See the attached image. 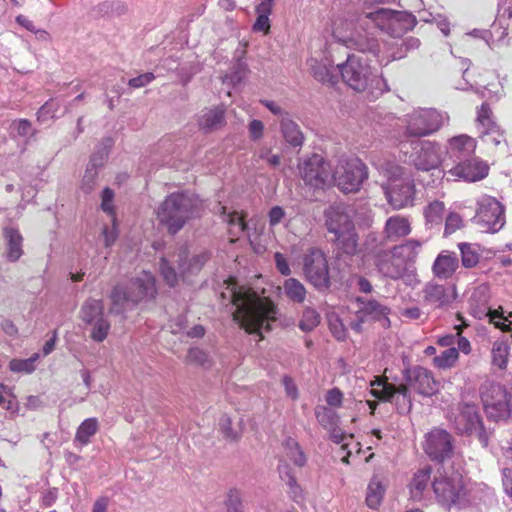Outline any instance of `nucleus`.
Returning <instances> with one entry per match:
<instances>
[{
	"label": "nucleus",
	"mask_w": 512,
	"mask_h": 512,
	"mask_svg": "<svg viewBox=\"0 0 512 512\" xmlns=\"http://www.w3.org/2000/svg\"><path fill=\"white\" fill-rule=\"evenodd\" d=\"M11 130L20 137H29L33 135V128L30 121L18 119L12 122Z\"/></svg>",
	"instance_id": "obj_60"
},
{
	"label": "nucleus",
	"mask_w": 512,
	"mask_h": 512,
	"mask_svg": "<svg viewBox=\"0 0 512 512\" xmlns=\"http://www.w3.org/2000/svg\"><path fill=\"white\" fill-rule=\"evenodd\" d=\"M386 13H392L391 9L379 8L375 11L368 12L365 16L366 19H369L374 25L382 31L388 33L389 31V20L384 17Z\"/></svg>",
	"instance_id": "obj_55"
},
{
	"label": "nucleus",
	"mask_w": 512,
	"mask_h": 512,
	"mask_svg": "<svg viewBox=\"0 0 512 512\" xmlns=\"http://www.w3.org/2000/svg\"><path fill=\"white\" fill-rule=\"evenodd\" d=\"M479 137L483 143L492 147H498L500 145L506 146L504 131L500 128L499 125L488 130H483L481 133H479Z\"/></svg>",
	"instance_id": "obj_46"
},
{
	"label": "nucleus",
	"mask_w": 512,
	"mask_h": 512,
	"mask_svg": "<svg viewBox=\"0 0 512 512\" xmlns=\"http://www.w3.org/2000/svg\"><path fill=\"white\" fill-rule=\"evenodd\" d=\"M160 273L164 281L171 287L175 286L178 282V274L175 270L170 267L168 261L165 258L161 259L160 262Z\"/></svg>",
	"instance_id": "obj_59"
},
{
	"label": "nucleus",
	"mask_w": 512,
	"mask_h": 512,
	"mask_svg": "<svg viewBox=\"0 0 512 512\" xmlns=\"http://www.w3.org/2000/svg\"><path fill=\"white\" fill-rule=\"evenodd\" d=\"M0 407L12 413L16 412L18 408L15 397L2 383H0Z\"/></svg>",
	"instance_id": "obj_58"
},
{
	"label": "nucleus",
	"mask_w": 512,
	"mask_h": 512,
	"mask_svg": "<svg viewBox=\"0 0 512 512\" xmlns=\"http://www.w3.org/2000/svg\"><path fill=\"white\" fill-rule=\"evenodd\" d=\"M492 364L499 369H505L508 362L509 348L503 341H496L493 344L492 351Z\"/></svg>",
	"instance_id": "obj_50"
},
{
	"label": "nucleus",
	"mask_w": 512,
	"mask_h": 512,
	"mask_svg": "<svg viewBox=\"0 0 512 512\" xmlns=\"http://www.w3.org/2000/svg\"><path fill=\"white\" fill-rule=\"evenodd\" d=\"M481 399L488 418L498 421L509 416V398L507 390L503 385L498 383L483 385Z\"/></svg>",
	"instance_id": "obj_13"
},
{
	"label": "nucleus",
	"mask_w": 512,
	"mask_h": 512,
	"mask_svg": "<svg viewBox=\"0 0 512 512\" xmlns=\"http://www.w3.org/2000/svg\"><path fill=\"white\" fill-rule=\"evenodd\" d=\"M308 66L314 78L322 83L334 84L337 81L338 65L335 67L333 60L326 55L321 58L311 57Z\"/></svg>",
	"instance_id": "obj_24"
},
{
	"label": "nucleus",
	"mask_w": 512,
	"mask_h": 512,
	"mask_svg": "<svg viewBox=\"0 0 512 512\" xmlns=\"http://www.w3.org/2000/svg\"><path fill=\"white\" fill-rule=\"evenodd\" d=\"M257 157L265 161L271 167H278L280 164V156L273 154L271 149L268 147H261L256 153Z\"/></svg>",
	"instance_id": "obj_63"
},
{
	"label": "nucleus",
	"mask_w": 512,
	"mask_h": 512,
	"mask_svg": "<svg viewBox=\"0 0 512 512\" xmlns=\"http://www.w3.org/2000/svg\"><path fill=\"white\" fill-rule=\"evenodd\" d=\"M317 421L325 429H333L337 422V416L334 411L325 406H318L315 409Z\"/></svg>",
	"instance_id": "obj_54"
},
{
	"label": "nucleus",
	"mask_w": 512,
	"mask_h": 512,
	"mask_svg": "<svg viewBox=\"0 0 512 512\" xmlns=\"http://www.w3.org/2000/svg\"><path fill=\"white\" fill-rule=\"evenodd\" d=\"M156 294L155 279L150 272L142 271L127 286L117 285L111 293V312L122 313L136 303L153 298Z\"/></svg>",
	"instance_id": "obj_7"
},
{
	"label": "nucleus",
	"mask_w": 512,
	"mask_h": 512,
	"mask_svg": "<svg viewBox=\"0 0 512 512\" xmlns=\"http://www.w3.org/2000/svg\"><path fill=\"white\" fill-rule=\"evenodd\" d=\"M363 19L338 17L333 23V36L350 49L362 53L379 54V43L371 32L362 27Z\"/></svg>",
	"instance_id": "obj_6"
},
{
	"label": "nucleus",
	"mask_w": 512,
	"mask_h": 512,
	"mask_svg": "<svg viewBox=\"0 0 512 512\" xmlns=\"http://www.w3.org/2000/svg\"><path fill=\"white\" fill-rule=\"evenodd\" d=\"M389 312L386 306L381 305L376 300H369L363 303V307L360 310L358 318L361 322L364 321L365 317H371L372 319H379L385 317Z\"/></svg>",
	"instance_id": "obj_43"
},
{
	"label": "nucleus",
	"mask_w": 512,
	"mask_h": 512,
	"mask_svg": "<svg viewBox=\"0 0 512 512\" xmlns=\"http://www.w3.org/2000/svg\"><path fill=\"white\" fill-rule=\"evenodd\" d=\"M283 448L287 458L295 465L302 467L306 464V457L295 439L287 438L283 443Z\"/></svg>",
	"instance_id": "obj_44"
},
{
	"label": "nucleus",
	"mask_w": 512,
	"mask_h": 512,
	"mask_svg": "<svg viewBox=\"0 0 512 512\" xmlns=\"http://www.w3.org/2000/svg\"><path fill=\"white\" fill-rule=\"evenodd\" d=\"M476 147L477 142L473 137L467 134H460L448 139L446 154L449 158L453 159V162L458 163L472 158Z\"/></svg>",
	"instance_id": "obj_21"
},
{
	"label": "nucleus",
	"mask_w": 512,
	"mask_h": 512,
	"mask_svg": "<svg viewBox=\"0 0 512 512\" xmlns=\"http://www.w3.org/2000/svg\"><path fill=\"white\" fill-rule=\"evenodd\" d=\"M406 381L411 388L423 396H431L438 390V383L431 371L421 366L408 369Z\"/></svg>",
	"instance_id": "obj_20"
},
{
	"label": "nucleus",
	"mask_w": 512,
	"mask_h": 512,
	"mask_svg": "<svg viewBox=\"0 0 512 512\" xmlns=\"http://www.w3.org/2000/svg\"><path fill=\"white\" fill-rule=\"evenodd\" d=\"M506 20H512V6L501 8L497 20L492 24L491 29L486 32H481V39L489 47H494L504 42L508 35L509 23Z\"/></svg>",
	"instance_id": "obj_22"
},
{
	"label": "nucleus",
	"mask_w": 512,
	"mask_h": 512,
	"mask_svg": "<svg viewBox=\"0 0 512 512\" xmlns=\"http://www.w3.org/2000/svg\"><path fill=\"white\" fill-rule=\"evenodd\" d=\"M80 317L84 323L89 324L104 318V306L100 299H88L82 305Z\"/></svg>",
	"instance_id": "obj_36"
},
{
	"label": "nucleus",
	"mask_w": 512,
	"mask_h": 512,
	"mask_svg": "<svg viewBox=\"0 0 512 512\" xmlns=\"http://www.w3.org/2000/svg\"><path fill=\"white\" fill-rule=\"evenodd\" d=\"M475 223L488 233H496L505 225L504 206L494 197L482 195L477 200Z\"/></svg>",
	"instance_id": "obj_11"
},
{
	"label": "nucleus",
	"mask_w": 512,
	"mask_h": 512,
	"mask_svg": "<svg viewBox=\"0 0 512 512\" xmlns=\"http://www.w3.org/2000/svg\"><path fill=\"white\" fill-rule=\"evenodd\" d=\"M368 175V167L361 159L341 156L331 177L341 191L354 193L360 190Z\"/></svg>",
	"instance_id": "obj_10"
},
{
	"label": "nucleus",
	"mask_w": 512,
	"mask_h": 512,
	"mask_svg": "<svg viewBox=\"0 0 512 512\" xmlns=\"http://www.w3.org/2000/svg\"><path fill=\"white\" fill-rule=\"evenodd\" d=\"M459 266L458 257L448 250L441 251L432 265V272L439 279H449Z\"/></svg>",
	"instance_id": "obj_27"
},
{
	"label": "nucleus",
	"mask_w": 512,
	"mask_h": 512,
	"mask_svg": "<svg viewBox=\"0 0 512 512\" xmlns=\"http://www.w3.org/2000/svg\"><path fill=\"white\" fill-rule=\"evenodd\" d=\"M432 488L438 503L446 509L460 507L466 503V490L462 475L453 472L438 471L434 477Z\"/></svg>",
	"instance_id": "obj_9"
},
{
	"label": "nucleus",
	"mask_w": 512,
	"mask_h": 512,
	"mask_svg": "<svg viewBox=\"0 0 512 512\" xmlns=\"http://www.w3.org/2000/svg\"><path fill=\"white\" fill-rule=\"evenodd\" d=\"M424 450L436 461H443L453 452L452 437L443 429H433L426 435Z\"/></svg>",
	"instance_id": "obj_19"
},
{
	"label": "nucleus",
	"mask_w": 512,
	"mask_h": 512,
	"mask_svg": "<svg viewBox=\"0 0 512 512\" xmlns=\"http://www.w3.org/2000/svg\"><path fill=\"white\" fill-rule=\"evenodd\" d=\"M374 166L385 178L381 188L388 204L395 210L413 205L415 184L405 169L391 160H378Z\"/></svg>",
	"instance_id": "obj_2"
},
{
	"label": "nucleus",
	"mask_w": 512,
	"mask_h": 512,
	"mask_svg": "<svg viewBox=\"0 0 512 512\" xmlns=\"http://www.w3.org/2000/svg\"><path fill=\"white\" fill-rule=\"evenodd\" d=\"M222 292L229 297L234 307L233 319L248 333L262 335L271 330V323L277 320V307L267 297L257 294L250 287L240 286L230 280Z\"/></svg>",
	"instance_id": "obj_1"
},
{
	"label": "nucleus",
	"mask_w": 512,
	"mask_h": 512,
	"mask_svg": "<svg viewBox=\"0 0 512 512\" xmlns=\"http://www.w3.org/2000/svg\"><path fill=\"white\" fill-rule=\"evenodd\" d=\"M375 265L382 276L394 280L401 278L406 271L405 265L398 257L394 256L392 250L377 253L375 255Z\"/></svg>",
	"instance_id": "obj_23"
},
{
	"label": "nucleus",
	"mask_w": 512,
	"mask_h": 512,
	"mask_svg": "<svg viewBox=\"0 0 512 512\" xmlns=\"http://www.w3.org/2000/svg\"><path fill=\"white\" fill-rule=\"evenodd\" d=\"M113 201L114 192L110 188H105L101 194V209L112 218L115 217Z\"/></svg>",
	"instance_id": "obj_61"
},
{
	"label": "nucleus",
	"mask_w": 512,
	"mask_h": 512,
	"mask_svg": "<svg viewBox=\"0 0 512 512\" xmlns=\"http://www.w3.org/2000/svg\"><path fill=\"white\" fill-rule=\"evenodd\" d=\"M412 148L409 163L417 170L429 171L442 163L445 167L448 166L442 158V149L439 143L429 140L415 141L412 143Z\"/></svg>",
	"instance_id": "obj_14"
},
{
	"label": "nucleus",
	"mask_w": 512,
	"mask_h": 512,
	"mask_svg": "<svg viewBox=\"0 0 512 512\" xmlns=\"http://www.w3.org/2000/svg\"><path fill=\"white\" fill-rule=\"evenodd\" d=\"M300 174L307 185L315 188L324 187L331 179L329 164L318 154L312 155L302 163Z\"/></svg>",
	"instance_id": "obj_17"
},
{
	"label": "nucleus",
	"mask_w": 512,
	"mask_h": 512,
	"mask_svg": "<svg viewBox=\"0 0 512 512\" xmlns=\"http://www.w3.org/2000/svg\"><path fill=\"white\" fill-rule=\"evenodd\" d=\"M422 243L418 240H409L401 245L395 246L392 251L394 256L406 266L408 263L414 262L417 258Z\"/></svg>",
	"instance_id": "obj_34"
},
{
	"label": "nucleus",
	"mask_w": 512,
	"mask_h": 512,
	"mask_svg": "<svg viewBox=\"0 0 512 512\" xmlns=\"http://www.w3.org/2000/svg\"><path fill=\"white\" fill-rule=\"evenodd\" d=\"M303 273L316 289L322 291L330 287L328 261L322 250L312 248L304 255Z\"/></svg>",
	"instance_id": "obj_12"
},
{
	"label": "nucleus",
	"mask_w": 512,
	"mask_h": 512,
	"mask_svg": "<svg viewBox=\"0 0 512 512\" xmlns=\"http://www.w3.org/2000/svg\"><path fill=\"white\" fill-rule=\"evenodd\" d=\"M285 296L295 303H303L306 299L307 290L296 278H287L283 282Z\"/></svg>",
	"instance_id": "obj_38"
},
{
	"label": "nucleus",
	"mask_w": 512,
	"mask_h": 512,
	"mask_svg": "<svg viewBox=\"0 0 512 512\" xmlns=\"http://www.w3.org/2000/svg\"><path fill=\"white\" fill-rule=\"evenodd\" d=\"M38 359V354H34L27 359H13L9 363V368L13 372L31 373L35 370V362Z\"/></svg>",
	"instance_id": "obj_56"
},
{
	"label": "nucleus",
	"mask_w": 512,
	"mask_h": 512,
	"mask_svg": "<svg viewBox=\"0 0 512 512\" xmlns=\"http://www.w3.org/2000/svg\"><path fill=\"white\" fill-rule=\"evenodd\" d=\"M389 20V31L393 37H399L408 30H411L416 24V18L411 13L405 11L392 10V13L384 15Z\"/></svg>",
	"instance_id": "obj_28"
},
{
	"label": "nucleus",
	"mask_w": 512,
	"mask_h": 512,
	"mask_svg": "<svg viewBox=\"0 0 512 512\" xmlns=\"http://www.w3.org/2000/svg\"><path fill=\"white\" fill-rule=\"evenodd\" d=\"M99 423L96 418L85 419L76 431L74 443L85 446L90 442V438L96 434Z\"/></svg>",
	"instance_id": "obj_37"
},
{
	"label": "nucleus",
	"mask_w": 512,
	"mask_h": 512,
	"mask_svg": "<svg viewBox=\"0 0 512 512\" xmlns=\"http://www.w3.org/2000/svg\"><path fill=\"white\" fill-rule=\"evenodd\" d=\"M281 133L285 141L293 147H301L304 142V135L300 127L294 122L288 114L282 117L280 123Z\"/></svg>",
	"instance_id": "obj_31"
},
{
	"label": "nucleus",
	"mask_w": 512,
	"mask_h": 512,
	"mask_svg": "<svg viewBox=\"0 0 512 512\" xmlns=\"http://www.w3.org/2000/svg\"><path fill=\"white\" fill-rule=\"evenodd\" d=\"M476 122L479 133H481L483 130H488L498 125L493 119V114L490 106L486 103H483L477 109Z\"/></svg>",
	"instance_id": "obj_47"
},
{
	"label": "nucleus",
	"mask_w": 512,
	"mask_h": 512,
	"mask_svg": "<svg viewBox=\"0 0 512 512\" xmlns=\"http://www.w3.org/2000/svg\"><path fill=\"white\" fill-rule=\"evenodd\" d=\"M4 238L7 244V258L12 262L17 261L23 254V238L20 232L17 229L11 227L5 228Z\"/></svg>",
	"instance_id": "obj_32"
},
{
	"label": "nucleus",
	"mask_w": 512,
	"mask_h": 512,
	"mask_svg": "<svg viewBox=\"0 0 512 512\" xmlns=\"http://www.w3.org/2000/svg\"><path fill=\"white\" fill-rule=\"evenodd\" d=\"M458 350L450 347L433 359V364L439 369H449L455 366L458 361Z\"/></svg>",
	"instance_id": "obj_51"
},
{
	"label": "nucleus",
	"mask_w": 512,
	"mask_h": 512,
	"mask_svg": "<svg viewBox=\"0 0 512 512\" xmlns=\"http://www.w3.org/2000/svg\"><path fill=\"white\" fill-rule=\"evenodd\" d=\"M286 220V212L281 206H273L268 212L269 227L272 229Z\"/></svg>",
	"instance_id": "obj_62"
},
{
	"label": "nucleus",
	"mask_w": 512,
	"mask_h": 512,
	"mask_svg": "<svg viewBox=\"0 0 512 512\" xmlns=\"http://www.w3.org/2000/svg\"><path fill=\"white\" fill-rule=\"evenodd\" d=\"M487 164L479 158L472 157L456 163L455 166L445 171L448 179L476 182L488 175Z\"/></svg>",
	"instance_id": "obj_18"
},
{
	"label": "nucleus",
	"mask_w": 512,
	"mask_h": 512,
	"mask_svg": "<svg viewBox=\"0 0 512 512\" xmlns=\"http://www.w3.org/2000/svg\"><path fill=\"white\" fill-rule=\"evenodd\" d=\"M445 212L444 203L441 201H433L424 210V216L427 224L431 226L439 225L442 222Z\"/></svg>",
	"instance_id": "obj_48"
},
{
	"label": "nucleus",
	"mask_w": 512,
	"mask_h": 512,
	"mask_svg": "<svg viewBox=\"0 0 512 512\" xmlns=\"http://www.w3.org/2000/svg\"><path fill=\"white\" fill-rule=\"evenodd\" d=\"M454 426L460 434H475L482 445H487V437L483 431L482 420L476 405H462L454 418Z\"/></svg>",
	"instance_id": "obj_16"
},
{
	"label": "nucleus",
	"mask_w": 512,
	"mask_h": 512,
	"mask_svg": "<svg viewBox=\"0 0 512 512\" xmlns=\"http://www.w3.org/2000/svg\"><path fill=\"white\" fill-rule=\"evenodd\" d=\"M227 510L232 512L233 510L243 511V501L241 492L237 489H231L227 496Z\"/></svg>",
	"instance_id": "obj_64"
},
{
	"label": "nucleus",
	"mask_w": 512,
	"mask_h": 512,
	"mask_svg": "<svg viewBox=\"0 0 512 512\" xmlns=\"http://www.w3.org/2000/svg\"><path fill=\"white\" fill-rule=\"evenodd\" d=\"M225 109L223 106L206 109L199 117L198 123L202 130L211 132L225 125Z\"/></svg>",
	"instance_id": "obj_30"
},
{
	"label": "nucleus",
	"mask_w": 512,
	"mask_h": 512,
	"mask_svg": "<svg viewBox=\"0 0 512 512\" xmlns=\"http://www.w3.org/2000/svg\"><path fill=\"white\" fill-rule=\"evenodd\" d=\"M385 487L378 477H373L368 484L366 503L371 509L377 508L384 496Z\"/></svg>",
	"instance_id": "obj_39"
},
{
	"label": "nucleus",
	"mask_w": 512,
	"mask_h": 512,
	"mask_svg": "<svg viewBox=\"0 0 512 512\" xmlns=\"http://www.w3.org/2000/svg\"><path fill=\"white\" fill-rule=\"evenodd\" d=\"M60 102L57 99H51L47 101L37 112V119L39 122H46L50 119H53L59 115L60 112Z\"/></svg>",
	"instance_id": "obj_53"
},
{
	"label": "nucleus",
	"mask_w": 512,
	"mask_h": 512,
	"mask_svg": "<svg viewBox=\"0 0 512 512\" xmlns=\"http://www.w3.org/2000/svg\"><path fill=\"white\" fill-rule=\"evenodd\" d=\"M462 265L465 268L475 267L480 259V247L477 244L459 243Z\"/></svg>",
	"instance_id": "obj_40"
},
{
	"label": "nucleus",
	"mask_w": 512,
	"mask_h": 512,
	"mask_svg": "<svg viewBox=\"0 0 512 512\" xmlns=\"http://www.w3.org/2000/svg\"><path fill=\"white\" fill-rule=\"evenodd\" d=\"M406 137H426L448 124L449 115L435 108H414L401 119Z\"/></svg>",
	"instance_id": "obj_8"
},
{
	"label": "nucleus",
	"mask_w": 512,
	"mask_h": 512,
	"mask_svg": "<svg viewBox=\"0 0 512 512\" xmlns=\"http://www.w3.org/2000/svg\"><path fill=\"white\" fill-rule=\"evenodd\" d=\"M175 257L177 258L175 261L178 262L180 275L184 278L199 272L209 256L206 252L190 255L188 248L182 247Z\"/></svg>",
	"instance_id": "obj_26"
},
{
	"label": "nucleus",
	"mask_w": 512,
	"mask_h": 512,
	"mask_svg": "<svg viewBox=\"0 0 512 512\" xmlns=\"http://www.w3.org/2000/svg\"><path fill=\"white\" fill-rule=\"evenodd\" d=\"M430 469L424 468L417 471L409 485L411 498L415 501L423 499V493L430 482Z\"/></svg>",
	"instance_id": "obj_35"
},
{
	"label": "nucleus",
	"mask_w": 512,
	"mask_h": 512,
	"mask_svg": "<svg viewBox=\"0 0 512 512\" xmlns=\"http://www.w3.org/2000/svg\"><path fill=\"white\" fill-rule=\"evenodd\" d=\"M485 316H487L489 318V321L493 323L496 327L502 330L511 329L512 313L509 312L507 315H505L502 307L493 310L488 309L487 312L485 313Z\"/></svg>",
	"instance_id": "obj_45"
},
{
	"label": "nucleus",
	"mask_w": 512,
	"mask_h": 512,
	"mask_svg": "<svg viewBox=\"0 0 512 512\" xmlns=\"http://www.w3.org/2000/svg\"><path fill=\"white\" fill-rule=\"evenodd\" d=\"M353 209L343 203L329 206L325 212V224L329 233L343 253L354 255L358 251V235L352 220Z\"/></svg>",
	"instance_id": "obj_5"
},
{
	"label": "nucleus",
	"mask_w": 512,
	"mask_h": 512,
	"mask_svg": "<svg viewBox=\"0 0 512 512\" xmlns=\"http://www.w3.org/2000/svg\"><path fill=\"white\" fill-rule=\"evenodd\" d=\"M423 293L425 302L434 307L447 306L456 297L454 287L432 282L425 285Z\"/></svg>",
	"instance_id": "obj_25"
},
{
	"label": "nucleus",
	"mask_w": 512,
	"mask_h": 512,
	"mask_svg": "<svg viewBox=\"0 0 512 512\" xmlns=\"http://www.w3.org/2000/svg\"><path fill=\"white\" fill-rule=\"evenodd\" d=\"M320 322V316L316 310L306 308L303 311L302 318L299 322V327L302 331L308 332L313 330Z\"/></svg>",
	"instance_id": "obj_57"
},
{
	"label": "nucleus",
	"mask_w": 512,
	"mask_h": 512,
	"mask_svg": "<svg viewBox=\"0 0 512 512\" xmlns=\"http://www.w3.org/2000/svg\"><path fill=\"white\" fill-rule=\"evenodd\" d=\"M371 394L376 398L394 403L400 413H408L412 399L407 386H394L382 379L371 382Z\"/></svg>",
	"instance_id": "obj_15"
},
{
	"label": "nucleus",
	"mask_w": 512,
	"mask_h": 512,
	"mask_svg": "<svg viewBox=\"0 0 512 512\" xmlns=\"http://www.w3.org/2000/svg\"><path fill=\"white\" fill-rule=\"evenodd\" d=\"M220 209L223 214V221L227 223L230 234L233 236L241 234L246 227L243 215L237 211L227 213L225 207H220Z\"/></svg>",
	"instance_id": "obj_42"
},
{
	"label": "nucleus",
	"mask_w": 512,
	"mask_h": 512,
	"mask_svg": "<svg viewBox=\"0 0 512 512\" xmlns=\"http://www.w3.org/2000/svg\"><path fill=\"white\" fill-rule=\"evenodd\" d=\"M338 70L349 87L366 93L368 98H377L389 89L385 79L374 72L362 57L349 55L345 63L338 65Z\"/></svg>",
	"instance_id": "obj_4"
},
{
	"label": "nucleus",
	"mask_w": 512,
	"mask_h": 512,
	"mask_svg": "<svg viewBox=\"0 0 512 512\" xmlns=\"http://www.w3.org/2000/svg\"><path fill=\"white\" fill-rule=\"evenodd\" d=\"M202 208L203 202L193 194L171 193L156 209V217L169 233L175 234L190 219L198 217Z\"/></svg>",
	"instance_id": "obj_3"
},
{
	"label": "nucleus",
	"mask_w": 512,
	"mask_h": 512,
	"mask_svg": "<svg viewBox=\"0 0 512 512\" xmlns=\"http://www.w3.org/2000/svg\"><path fill=\"white\" fill-rule=\"evenodd\" d=\"M279 474L282 480L286 481L287 485L289 486V493L291 494V497L293 500L297 503L302 500V490L299 487V485L296 483L295 478L290 473V470L287 465L281 464L279 465Z\"/></svg>",
	"instance_id": "obj_49"
},
{
	"label": "nucleus",
	"mask_w": 512,
	"mask_h": 512,
	"mask_svg": "<svg viewBox=\"0 0 512 512\" xmlns=\"http://www.w3.org/2000/svg\"><path fill=\"white\" fill-rule=\"evenodd\" d=\"M479 93L481 97L490 101L500 100L505 95L502 79H500L498 76H494L490 82L482 86Z\"/></svg>",
	"instance_id": "obj_41"
},
{
	"label": "nucleus",
	"mask_w": 512,
	"mask_h": 512,
	"mask_svg": "<svg viewBox=\"0 0 512 512\" xmlns=\"http://www.w3.org/2000/svg\"><path fill=\"white\" fill-rule=\"evenodd\" d=\"M331 439L334 443L340 445L341 452H345L341 457V461L349 464V457L352 455L353 450L359 451V444L353 440L352 435L345 434L341 429H333Z\"/></svg>",
	"instance_id": "obj_33"
},
{
	"label": "nucleus",
	"mask_w": 512,
	"mask_h": 512,
	"mask_svg": "<svg viewBox=\"0 0 512 512\" xmlns=\"http://www.w3.org/2000/svg\"><path fill=\"white\" fill-rule=\"evenodd\" d=\"M384 236L388 241H397L411 232L410 222L406 217L395 215L386 220Z\"/></svg>",
	"instance_id": "obj_29"
},
{
	"label": "nucleus",
	"mask_w": 512,
	"mask_h": 512,
	"mask_svg": "<svg viewBox=\"0 0 512 512\" xmlns=\"http://www.w3.org/2000/svg\"><path fill=\"white\" fill-rule=\"evenodd\" d=\"M87 325L90 326V337L95 342H103L110 331V323L105 317Z\"/></svg>",
	"instance_id": "obj_52"
}]
</instances>
